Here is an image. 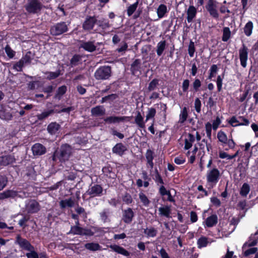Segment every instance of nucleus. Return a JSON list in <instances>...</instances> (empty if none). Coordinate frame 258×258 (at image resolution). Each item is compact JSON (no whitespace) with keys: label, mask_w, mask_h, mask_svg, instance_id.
I'll list each match as a JSON object with an SVG mask.
<instances>
[{"label":"nucleus","mask_w":258,"mask_h":258,"mask_svg":"<svg viewBox=\"0 0 258 258\" xmlns=\"http://www.w3.org/2000/svg\"><path fill=\"white\" fill-rule=\"evenodd\" d=\"M71 154V146L68 144H62L59 149L54 152L52 160L55 163H64L69 160Z\"/></svg>","instance_id":"1"},{"label":"nucleus","mask_w":258,"mask_h":258,"mask_svg":"<svg viewBox=\"0 0 258 258\" xmlns=\"http://www.w3.org/2000/svg\"><path fill=\"white\" fill-rule=\"evenodd\" d=\"M74 205V201L72 198L68 199L61 200L59 202V206L61 209H63L66 207H73Z\"/></svg>","instance_id":"34"},{"label":"nucleus","mask_w":258,"mask_h":258,"mask_svg":"<svg viewBox=\"0 0 258 258\" xmlns=\"http://www.w3.org/2000/svg\"><path fill=\"white\" fill-rule=\"evenodd\" d=\"M75 211L78 215L82 216L83 218L86 219L87 218V214L84 208L78 206L76 208Z\"/></svg>","instance_id":"64"},{"label":"nucleus","mask_w":258,"mask_h":258,"mask_svg":"<svg viewBox=\"0 0 258 258\" xmlns=\"http://www.w3.org/2000/svg\"><path fill=\"white\" fill-rule=\"evenodd\" d=\"M166 42L165 40L160 41L157 43L156 52L158 56H160L162 54L166 48Z\"/></svg>","instance_id":"37"},{"label":"nucleus","mask_w":258,"mask_h":258,"mask_svg":"<svg viewBox=\"0 0 258 258\" xmlns=\"http://www.w3.org/2000/svg\"><path fill=\"white\" fill-rule=\"evenodd\" d=\"M40 205L35 200L31 201L27 205V210L29 213H36L40 210Z\"/></svg>","instance_id":"23"},{"label":"nucleus","mask_w":258,"mask_h":258,"mask_svg":"<svg viewBox=\"0 0 258 258\" xmlns=\"http://www.w3.org/2000/svg\"><path fill=\"white\" fill-rule=\"evenodd\" d=\"M257 239H255L252 240V236H251L249 238L248 241L245 242L244 244H243V245L242 246V249H243L244 248H245L246 246L251 247V246H255L257 244Z\"/></svg>","instance_id":"61"},{"label":"nucleus","mask_w":258,"mask_h":258,"mask_svg":"<svg viewBox=\"0 0 258 258\" xmlns=\"http://www.w3.org/2000/svg\"><path fill=\"white\" fill-rule=\"evenodd\" d=\"M18 195L17 191L13 189H7L0 193V200H3L6 199H14Z\"/></svg>","instance_id":"19"},{"label":"nucleus","mask_w":258,"mask_h":258,"mask_svg":"<svg viewBox=\"0 0 258 258\" xmlns=\"http://www.w3.org/2000/svg\"><path fill=\"white\" fill-rule=\"evenodd\" d=\"M103 189L100 184H94V185H90L88 189L86 191L83 196V198H85L86 195L90 196V199L96 197H101L102 196Z\"/></svg>","instance_id":"6"},{"label":"nucleus","mask_w":258,"mask_h":258,"mask_svg":"<svg viewBox=\"0 0 258 258\" xmlns=\"http://www.w3.org/2000/svg\"><path fill=\"white\" fill-rule=\"evenodd\" d=\"M135 214L131 208H127L122 211L121 221L125 224L128 225L132 223Z\"/></svg>","instance_id":"10"},{"label":"nucleus","mask_w":258,"mask_h":258,"mask_svg":"<svg viewBox=\"0 0 258 258\" xmlns=\"http://www.w3.org/2000/svg\"><path fill=\"white\" fill-rule=\"evenodd\" d=\"M24 7L28 14H37L40 13L44 6L39 0H28Z\"/></svg>","instance_id":"3"},{"label":"nucleus","mask_w":258,"mask_h":258,"mask_svg":"<svg viewBox=\"0 0 258 258\" xmlns=\"http://www.w3.org/2000/svg\"><path fill=\"white\" fill-rule=\"evenodd\" d=\"M69 24L66 22H60L55 23L50 27V33L54 36H59L69 31Z\"/></svg>","instance_id":"4"},{"label":"nucleus","mask_w":258,"mask_h":258,"mask_svg":"<svg viewBox=\"0 0 258 258\" xmlns=\"http://www.w3.org/2000/svg\"><path fill=\"white\" fill-rule=\"evenodd\" d=\"M67 91V87L66 85H64L59 87L53 96V99L58 100H61L62 96L66 93Z\"/></svg>","instance_id":"27"},{"label":"nucleus","mask_w":258,"mask_h":258,"mask_svg":"<svg viewBox=\"0 0 258 258\" xmlns=\"http://www.w3.org/2000/svg\"><path fill=\"white\" fill-rule=\"evenodd\" d=\"M91 114L94 116H100L105 114V109L103 106L98 105L91 108Z\"/></svg>","instance_id":"25"},{"label":"nucleus","mask_w":258,"mask_h":258,"mask_svg":"<svg viewBox=\"0 0 258 258\" xmlns=\"http://www.w3.org/2000/svg\"><path fill=\"white\" fill-rule=\"evenodd\" d=\"M253 28V23L252 21H249L247 23H246L243 28L245 35L248 37L250 36L252 34Z\"/></svg>","instance_id":"38"},{"label":"nucleus","mask_w":258,"mask_h":258,"mask_svg":"<svg viewBox=\"0 0 258 258\" xmlns=\"http://www.w3.org/2000/svg\"><path fill=\"white\" fill-rule=\"evenodd\" d=\"M32 53L30 51H27L26 54L20 59L24 64L30 63L33 59Z\"/></svg>","instance_id":"47"},{"label":"nucleus","mask_w":258,"mask_h":258,"mask_svg":"<svg viewBox=\"0 0 258 258\" xmlns=\"http://www.w3.org/2000/svg\"><path fill=\"white\" fill-rule=\"evenodd\" d=\"M144 233L146 234L147 237H154L157 235V230L155 228L151 227L150 228L145 229Z\"/></svg>","instance_id":"44"},{"label":"nucleus","mask_w":258,"mask_h":258,"mask_svg":"<svg viewBox=\"0 0 258 258\" xmlns=\"http://www.w3.org/2000/svg\"><path fill=\"white\" fill-rule=\"evenodd\" d=\"M16 159L13 155H7L0 157V165L7 166L15 162Z\"/></svg>","instance_id":"21"},{"label":"nucleus","mask_w":258,"mask_h":258,"mask_svg":"<svg viewBox=\"0 0 258 258\" xmlns=\"http://www.w3.org/2000/svg\"><path fill=\"white\" fill-rule=\"evenodd\" d=\"M197 14V9L193 5H190L186 11V20L188 23H191L196 18Z\"/></svg>","instance_id":"20"},{"label":"nucleus","mask_w":258,"mask_h":258,"mask_svg":"<svg viewBox=\"0 0 258 258\" xmlns=\"http://www.w3.org/2000/svg\"><path fill=\"white\" fill-rule=\"evenodd\" d=\"M250 190V185L247 183H244L239 190V194L242 197L245 198Z\"/></svg>","instance_id":"35"},{"label":"nucleus","mask_w":258,"mask_h":258,"mask_svg":"<svg viewBox=\"0 0 258 258\" xmlns=\"http://www.w3.org/2000/svg\"><path fill=\"white\" fill-rule=\"evenodd\" d=\"M192 90L197 92L200 90V88L202 86V82L200 79L198 78H196L192 84Z\"/></svg>","instance_id":"57"},{"label":"nucleus","mask_w":258,"mask_h":258,"mask_svg":"<svg viewBox=\"0 0 258 258\" xmlns=\"http://www.w3.org/2000/svg\"><path fill=\"white\" fill-rule=\"evenodd\" d=\"M118 97V95L116 94H111L107 96H105L102 98L100 100L101 103H104L105 102H109L111 103L114 100H115Z\"/></svg>","instance_id":"40"},{"label":"nucleus","mask_w":258,"mask_h":258,"mask_svg":"<svg viewBox=\"0 0 258 258\" xmlns=\"http://www.w3.org/2000/svg\"><path fill=\"white\" fill-rule=\"evenodd\" d=\"M32 151L34 155L40 156L44 154L46 152L44 146L40 143H36L33 145Z\"/></svg>","instance_id":"18"},{"label":"nucleus","mask_w":258,"mask_h":258,"mask_svg":"<svg viewBox=\"0 0 258 258\" xmlns=\"http://www.w3.org/2000/svg\"><path fill=\"white\" fill-rule=\"evenodd\" d=\"M130 118V116H109L105 118L104 121L107 124H115L120 122L129 121Z\"/></svg>","instance_id":"11"},{"label":"nucleus","mask_w":258,"mask_h":258,"mask_svg":"<svg viewBox=\"0 0 258 258\" xmlns=\"http://www.w3.org/2000/svg\"><path fill=\"white\" fill-rule=\"evenodd\" d=\"M231 37V31L229 27H225L223 29L222 40L224 42L227 41Z\"/></svg>","instance_id":"46"},{"label":"nucleus","mask_w":258,"mask_h":258,"mask_svg":"<svg viewBox=\"0 0 258 258\" xmlns=\"http://www.w3.org/2000/svg\"><path fill=\"white\" fill-rule=\"evenodd\" d=\"M139 5V2L137 1L135 3L131 5L127 8L126 13L128 17H131L136 11Z\"/></svg>","instance_id":"43"},{"label":"nucleus","mask_w":258,"mask_h":258,"mask_svg":"<svg viewBox=\"0 0 258 258\" xmlns=\"http://www.w3.org/2000/svg\"><path fill=\"white\" fill-rule=\"evenodd\" d=\"M239 55L241 66L244 68H246L248 59V48L244 44L239 50Z\"/></svg>","instance_id":"12"},{"label":"nucleus","mask_w":258,"mask_h":258,"mask_svg":"<svg viewBox=\"0 0 258 258\" xmlns=\"http://www.w3.org/2000/svg\"><path fill=\"white\" fill-rule=\"evenodd\" d=\"M45 74H48L47 76V79L49 80H53L57 78L60 75V71L58 70L56 72H48L45 73Z\"/></svg>","instance_id":"56"},{"label":"nucleus","mask_w":258,"mask_h":258,"mask_svg":"<svg viewBox=\"0 0 258 258\" xmlns=\"http://www.w3.org/2000/svg\"><path fill=\"white\" fill-rule=\"evenodd\" d=\"M55 112H56V110L51 109L44 111L40 114H38L36 116L38 120L42 121L47 118L50 115L55 113Z\"/></svg>","instance_id":"31"},{"label":"nucleus","mask_w":258,"mask_h":258,"mask_svg":"<svg viewBox=\"0 0 258 258\" xmlns=\"http://www.w3.org/2000/svg\"><path fill=\"white\" fill-rule=\"evenodd\" d=\"M120 47L117 48L115 51L118 53H121L123 54L127 50L128 48L127 43L125 41H122L119 45Z\"/></svg>","instance_id":"53"},{"label":"nucleus","mask_w":258,"mask_h":258,"mask_svg":"<svg viewBox=\"0 0 258 258\" xmlns=\"http://www.w3.org/2000/svg\"><path fill=\"white\" fill-rule=\"evenodd\" d=\"M127 150V147L122 143H118L112 148L113 154L122 157Z\"/></svg>","instance_id":"16"},{"label":"nucleus","mask_w":258,"mask_h":258,"mask_svg":"<svg viewBox=\"0 0 258 258\" xmlns=\"http://www.w3.org/2000/svg\"><path fill=\"white\" fill-rule=\"evenodd\" d=\"M85 247L90 251H95L101 249V246L95 242L87 243L85 244Z\"/></svg>","instance_id":"36"},{"label":"nucleus","mask_w":258,"mask_h":258,"mask_svg":"<svg viewBox=\"0 0 258 258\" xmlns=\"http://www.w3.org/2000/svg\"><path fill=\"white\" fill-rule=\"evenodd\" d=\"M167 12V10L166 5L164 4H161L159 5L157 10V13L159 18H163Z\"/></svg>","instance_id":"42"},{"label":"nucleus","mask_w":258,"mask_h":258,"mask_svg":"<svg viewBox=\"0 0 258 258\" xmlns=\"http://www.w3.org/2000/svg\"><path fill=\"white\" fill-rule=\"evenodd\" d=\"M220 172L216 167L213 168L207 172V180L208 183L216 184L220 178Z\"/></svg>","instance_id":"9"},{"label":"nucleus","mask_w":258,"mask_h":258,"mask_svg":"<svg viewBox=\"0 0 258 258\" xmlns=\"http://www.w3.org/2000/svg\"><path fill=\"white\" fill-rule=\"evenodd\" d=\"M218 71V68L216 64L212 65L209 70L208 79L211 80L213 77H215Z\"/></svg>","instance_id":"54"},{"label":"nucleus","mask_w":258,"mask_h":258,"mask_svg":"<svg viewBox=\"0 0 258 258\" xmlns=\"http://www.w3.org/2000/svg\"><path fill=\"white\" fill-rule=\"evenodd\" d=\"M205 8L211 17L215 20H219V14L217 9L216 2L215 0H208Z\"/></svg>","instance_id":"8"},{"label":"nucleus","mask_w":258,"mask_h":258,"mask_svg":"<svg viewBox=\"0 0 258 258\" xmlns=\"http://www.w3.org/2000/svg\"><path fill=\"white\" fill-rule=\"evenodd\" d=\"M139 196L143 205L145 207H148L150 204V201L149 200L147 196L143 192H141L139 193Z\"/></svg>","instance_id":"45"},{"label":"nucleus","mask_w":258,"mask_h":258,"mask_svg":"<svg viewBox=\"0 0 258 258\" xmlns=\"http://www.w3.org/2000/svg\"><path fill=\"white\" fill-rule=\"evenodd\" d=\"M16 241L19 246L25 250L29 251L34 249V247L30 242L27 239L22 238L20 235L17 236Z\"/></svg>","instance_id":"13"},{"label":"nucleus","mask_w":258,"mask_h":258,"mask_svg":"<svg viewBox=\"0 0 258 258\" xmlns=\"http://www.w3.org/2000/svg\"><path fill=\"white\" fill-rule=\"evenodd\" d=\"M154 153L152 150L151 149H148L145 154V157L147 160V167L150 168L151 169H152L154 167Z\"/></svg>","instance_id":"24"},{"label":"nucleus","mask_w":258,"mask_h":258,"mask_svg":"<svg viewBox=\"0 0 258 258\" xmlns=\"http://www.w3.org/2000/svg\"><path fill=\"white\" fill-rule=\"evenodd\" d=\"M82 230V227L80 226L74 225L72 226L71 227L70 230L67 233V235H80L81 234V231Z\"/></svg>","instance_id":"41"},{"label":"nucleus","mask_w":258,"mask_h":258,"mask_svg":"<svg viewBox=\"0 0 258 258\" xmlns=\"http://www.w3.org/2000/svg\"><path fill=\"white\" fill-rule=\"evenodd\" d=\"M122 201L123 203L126 205L131 204L133 202L132 196L127 192H125L122 196Z\"/></svg>","instance_id":"49"},{"label":"nucleus","mask_w":258,"mask_h":258,"mask_svg":"<svg viewBox=\"0 0 258 258\" xmlns=\"http://www.w3.org/2000/svg\"><path fill=\"white\" fill-rule=\"evenodd\" d=\"M188 111L186 107H183L180 111L179 114V122L180 123H183L188 117Z\"/></svg>","instance_id":"39"},{"label":"nucleus","mask_w":258,"mask_h":258,"mask_svg":"<svg viewBox=\"0 0 258 258\" xmlns=\"http://www.w3.org/2000/svg\"><path fill=\"white\" fill-rule=\"evenodd\" d=\"M54 89V87L52 85H48L43 88V92L47 94L46 97V99H48L51 96V93L53 92Z\"/></svg>","instance_id":"62"},{"label":"nucleus","mask_w":258,"mask_h":258,"mask_svg":"<svg viewBox=\"0 0 258 258\" xmlns=\"http://www.w3.org/2000/svg\"><path fill=\"white\" fill-rule=\"evenodd\" d=\"M100 219L103 223L109 222L110 220L109 219L110 215V209L108 208L104 209L100 213Z\"/></svg>","instance_id":"30"},{"label":"nucleus","mask_w":258,"mask_h":258,"mask_svg":"<svg viewBox=\"0 0 258 258\" xmlns=\"http://www.w3.org/2000/svg\"><path fill=\"white\" fill-rule=\"evenodd\" d=\"M135 123L138 126L142 128H145V122L144 121V117L142 116L140 112L138 111L135 118Z\"/></svg>","instance_id":"33"},{"label":"nucleus","mask_w":258,"mask_h":258,"mask_svg":"<svg viewBox=\"0 0 258 258\" xmlns=\"http://www.w3.org/2000/svg\"><path fill=\"white\" fill-rule=\"evenodd\" d=\"M96 24L98 26V27L103 29H105L110 27L109 21L104 18L98 20V22Z\"/></svg>","instance_id":"48"},{"label":"nucleus","mask_w":258,"mask_h":258,"mask_svg":"<svg viewBox=\"0 0 258 258\" xmlns=\"http://www.w3.org/2000/svg\"><path fill=\"white\" fill-rule=\"evenodd\" d=\"M196 51V48L195 46V43L192 41L190 40L188 46V53L190 57H193L194 55L195 52Z\"/></svg>","instance_id":"63"},{"label":"nucleus","mask_w":258,"mask_h":258,"mask_svg":"<svg viewBox=\"0 0 258 258\" xmlns=\"http://www.w3.org/2000/svg\"><path fill=\"white\" fill-rule=\"evenodd\" d=\"M98 20L95 16L87 15L82 23V28L84 31L90 32L93 30Z\"/></svg>","instance_id":"7"},{"label":"nucleus","mask_w":258,"mask_h":258,"mask_svg":"<svg viewBox=\"0 0 258 258\" xmlns=\"http://www.w3.org/2000/svg\"><path fill=\"white\" fill-rule=\"evenodd\" d=\"M197 244L199 248L206 247L208 244V238L205 236L201 237L198 239Z\"/></svg>","instance_id":"51"},{"label":"nucleus","mask_w":258,"mask_h":258,"mask_svg":"<svg viewBox=\"0 0 258 258\" xmlns=\"http://www.w3.org/2000/svg\"><path fill=\"white\" fill-rule=\"evenodd\" d=\"M218 223V217L216 214H213L207 218L205 221L206 226L212 227Z\"/></svg>","instance_id":"28"},{"label":"nucleus","mask_w":258,"mask_h":258,"mask_svg":"<svg viewBox=\"0 0 258 258\" xmlns=\"http://www.w3.org/2000/svg\"><path fill=\"white\" fill-rule=\"evenodd\" d=\"M195 141V136L190 133L187 135V138L184 140V150L189 149L192 146V143Z\"/></svg>","instance_id":"29"},{"label":"nucleus","mask_w":258,"mask_h":258,"mask_svg":"<svg viewBox=\"0 0 258 258\" xmlns=\"http://www.w3.org/2000/svg\"><path fill=\"white\" fill-rule=\"evenodd\" d=\"M108 247L111 249L112 251L117 253L118 254H121L127 257L130 256L131 253L124 248L120 245L116 244H111L108 246Z\"/></svg>","instance_id":"17"},{"label":"nucleus","mask_w":258,"mask_h":258,"mask_svg":"<svg viewBox=\"0 0 258 258\" xmlns=\"http://www.w3.org/2000/svg\"><path fill=\"white\" fill-rule=\"evenodd\" d=\"M141 60L140 59H136L131 64L130 71L132 75L139 76L141 74Z\"/></svg>","instance_id":"15"},{"label":"nucleus","mask_w":258,"mask_h":258,"mask_svg":"<svg viewBox=\"0 0 258 258\" xmlns=\"http://www.w3.org/2000/svg\"><path fill=\"white\" fill-rule=\"evenodd\" d=\"M60 125L56 122H51L47 127V131L51 135H55L60 129Z\"/></svg>","instance_id":"26"},{"label":"nucleus","mask_w":258,"mask_h":258,"mask_svg":"<svg viewBox=\"0 0 258 258\" xmlns=\"http://www.w3.org/2000/svg\"><path fill=\"white\" fill-rule=\"evenodd\" d=\"M159 193L161 196L163 197V200H165L164 199V197L165 196H167V201L170 202H174L175 201L170 190H167L164 185H162L160 186L159 188Z\"/></svg>","instance_id":"22"},{"label":"nucleus","mask_w":258,"mask_h":258,"mask_svg":"<svg viewBox=\"0 0 258 258\" xmlns=\"http://www.w3.org/2000/svg\"><path fill=\"white\" fill-rule=\"evenodd\" d=\"M80 48H83L85 51L93 52L96 50L97 46L95 45V41H81Z\"/></svg>","instance_id":"14"},{"label":"nucleus","mask_w":258,"mask_h":258,"mask_svg":"<svg viewBox=\"0 0 258 258\" xmlns=\"http://www.w3.org/2000/svg\"><path fill=\"white\" fill-rule=\"evenodd\" d=\"M156 110L155 108L151 107L148 108V111L146 116V120L145 121L147 122L148 120L151 118H154L156 115Z\"/></svg>","instance_id":"58"},{"label":"nucleus","mask_w":258,"mask_h":258,"mask_svg":"<svg viewBox=\"0 0 258 258\" xmlns=\"http://www.w3.org/2000/svg\"><path fill=\"white\" fill-rule=\"evenodd\" d=\"M159 80L157 79H153L149 84L148 90L149 92L154 91L159 85Z\"/></svg>","instance_id":"52"},{"label":"nucleus","mask_w":258,"mask_h":258,"mask_svg":"<svg viewBox=\"0 0 258 258\" xmlns=\"http://www.w3.org/2000/svg\"><path fill=\"white\" fill-rule=\"evenodd\" d=\"M231 139H228L226 134L222 131H220L217 133V138L219 141L222 143L223 146H227L228 148H225V150H228L229 149H233L235 146V143L233 141L232 136Z\"/></svg>","instance_id":"5"},{"label":"nucleus","mask_w":258,"mask_h":258,"mask_svg":"<svg viewBox=\"0 0 258 258\" xmlns=\"http://www.w3.org/2000/svg\"><path fill=\"white\" fill-rule=\"evenodd\" d=\"M224 72L222 74V76L219 75L217 77V81H216V84H217V91L218 92H220L222 90V81L224 77Z\"/></svg>","instance_id":"59"},{"label":"nucleus","mask_w":258,"mask_h":258,"mask_svg":"<svg viewBox=\"0 0 258 258\" xmlns=\"http://www.w3.org/2000/svg\"><path fill=\"white\" fill-rule=\"evenodd\" d=\"M159 211L160 212L161 215L165 216L167 218L170 217L171 210L169 206H166L163 207H160L159 209Z\"/></svg>","instance_id":"50"},{"label":"nucleus","mask_w":258,"mask_h":258,"mask_svg":"<svg viewBox=\"0 0 258 258\" xmlns=\"http://www.w3.org/2000/svg\"><path fill=\"white\" fill-rule=\"evenodd\" d=\"M8 179L5 175H0V191L2 190L7 185Z\"/></svg>","instance_id":"55"},{"label":"nucleus","mask_w":258,"mask_h":258,"mask_svg":"<svg viewBox=\"0 0 258 258\" xmlns=\"http://www.w3.org/2000/svg\"><path fill=\"white\" fill-rule=\"evenodd\" d=\"M82 56L80 54H74L70 60V66L71 67H74L82 63Z\"/></svg>","instance_id":"32"},{"label":"nucleus","mask_w":258,"mask_h":258,"mask_svg":"<svg viewBox=\"0 0 258 258\" xmlns=\"http://www.w3.org/2000/svg\"><path fill=\"white\" fill-rule=\"evenodd\" d=\"M5 50L9 58H13L15 55L16 52L14 51L8 44L6 46Z\"/></svg>","instance_id":"60"},{"label":"nucleus","mask_w":258,"mask_h":258,"mask_svg":"<svg viewBox=\"0 0 258 258\" xmlns=\"http://www.w3.org/2000/svg\"><path fill=\"white\" fill-rule=\"evenodd\" d=\"M112 74L111 67L109 66H103L98 68L94 73V77L97 80H109Z\"/></svg>","instance_id":"2"}]
</instances>
